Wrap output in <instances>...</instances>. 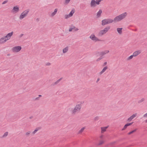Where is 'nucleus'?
<instances>
[{
  "label": "nucleus",
  "mask_w": 147,
  "mask_h": 147,
  "mask_svg": "<svg viewBox=\"0 0 147 147\" xmlns=\"http://www.w3.org/2000/svg\"><path fill=\"white\" fill-rule=\"evenodd\" d=\"M104 58V57H102V56H100L99 58H98L96 60V61H98L100 60L101 59H103Z\"/></svg>",
  "instance_id": "473e14b6"
},
{
  "label": "nucleus",
  "mask_w": 147,
  "mask_h": 147,
  "mask_svg": "<svg viewBox=\"0 0 147 147\" xmlns=\"http://www.w3.org/2000/svg\"><path fill=\"white\" fill-rule=\"evenodd\" d=\"M110 28V26H108L104 28L103 30H101L98 34L99 36H102L103 35L106 34Z\"/></svg>",
  "instance_id": "7ed1b4c3"
},
{
  "label": "nucleus",
  "mask_w": 147,
  "mask_h": 147,
  "mask_svg": "<svg viewBox=\"0 0 147 147\" xmlns=\"http://www.w3.org/2000/svg\"><path fill=\"white\" fill-rule=\"evenodd\" d=\"M133 56L134 55H131L127 58V60H129L130 59H132L133 58Z\"/></svg>",
  "instance_id": "2f4dec72"
},
{
  "label": "nucleus",
  "mask_w": 147,
  "mask_h": 147,
  "mask_svg": "<svg viewBox=\"0 0 147 147\" xmlns=\"http://www.w3.org/2000/svg\"><path fill=\"white\" fill-rule=\"evenodd\" d=\"M39 19L38 18H37V19H36V20L38 21H39Z\"/></svg>",
  "instance_id": "09e8293b"
},
{
  "label": "nucleus",
  "mask_w": 147,
  "mask_h": 147,
  "mask_svg": "<svg viewBox=\"0 0 147 147\" xmlns=\"http://www.w3.org/2000/svg\"><path fill=\"white\" fill-rule=\"evenodd\" d=\"M69 47H66L63 50V53H66L68 50Z\"/></svg>",
  "instance_id": "4be33fe9"
},
{
  "label": "nucleus",
  "mask_w": 147,
  "mask_h": 147,
  "mask_svg": "<svg viewBox=\"0 0 147 147\" xmlns=\"http://www.w3.org/2000/svg\"><path fill=\"white\" fill-rule=\"evenodd\" d=\"M102 136H100V138H102Z\"/></svg>",
  "instance_id": "603ef678"
},
{
  "label": "nucleus",
  "mask_w": 147,
  "mask_h": 147,
  "mask_svg": "<svg viewBox=\"0 0 147 147\" xmlns=\"http://www.w3.org/2000/svg\"><path fill=\"white\" fill-rule=\"evenodd\" d=\"M102 12V11L101 9H100L99 11L97 13L96 16L97 18H98L100 17L101 14Z\"/></svg>",
  "instance_id": "f3484780"
},
{
  "label": "nucleus",
  "mask_w": 147,
  "mask_h": 147,
  "mask_svg": "<svg viewBox=\"0 0 147 147\" xmlns=\"http://www.w3.org/2000/svg\"><path fill=\"white\" fill-rule=\"evenodd\" d=\"M144 99L143 98H142L140 100L138 101V103H141V102H143L144 101Z\"/></svg>",
  "instance_id": "c756f323"
},
{
  "label": "nucleus",
  "mask_w": 147,
  "mask_h": 147,
  "mask_svg": "<svg viewBox=\"0 0 147 147\" xmlns=\"http://www.w3.org/2000/svg\"><path fill=\"white\" fill-rule=\"evenodd\" d=\"M96 5V4L95 0H92L90 3V6L92 7H95Z\"/></svg>",
  "instance_id": "ddd939ff"
},
{
  "label": "nucleus",
  "mask_w": 147,
  "mask_h": 147,
  "mask_svg": "<svg viewBox=\"0 0 147 147\" xmlns=\"http://www.w3.org/2000/svg\"><path fill=\"white\" fill-rule=\"evenodd\" d=\"M108 68L107 66H105L103 69L99 73V74L101 75L104 73Z\"/></svg>",
  "instance_id": "6ab92c4d"
},
{
  "label": "nucleus",
  "mask_w": 147,
  "mask_h": 147,
  "mask_svg": "<svg viewBox=\"0 0 147 147\" xmlns=\"http://www.w3.org/2000/svg\"><path fill=\"white\" fill-rule=\"evenodd\" d=\"M72 30H73V31H77L79 30V29L76 28L74 25H71L69 29V32H71Z\"/></svg>",
  "instance_id": "0eeeda50"
},
{
  "label": "nucleus",
  "mask_w": 147,
  "mask_h": 147,
  "mask_svg": "<svg viewBox=\"0 0 147 147\" xmlns=\"http://www.w3.org/2000/svg\"><path fill=\"white\" fill-rule=\"evenodd\" d=\"M102 26H104L105 25L108 24L107 20V19H105L102 20Z\"/></svg>",
  "instance_id": "2eb2a0df"
},
{
  "label": "nucleus",
  "mask_w": 147,
  "mask_h": 147,
  "mask_svg": "<svg viewBox=\"0 0 147 147\" xmlns=\"http://www.w3.org/2000/svg\"><path fill=\"white\" fill-rule=\"evenodd\" d=\"M104 143V142L103 141H100L99 142V143L98 144V145H101L103 144Z\"/></svg>",
  "instance_id": "4c0bfd02"
},
{
  "label": "nucleus",
  "mask_w": 147,
  "mask_h": 147,
  "mask_svg": "<svg viewBox=\"0 0 147 147\" xmlns=\"http://www.w3.org/2000/svg\"><path fill=\"white\" fill-rule=\"evenodd\" d=\"M22 49L20 46H16L12 48V51L13 52H18L20 51Z\"/></svg>",
  "instance_id": "39448f33"
},
{
  "label": "nucleus",
  "mask_w": 147,
  "mask_h": 147,
  "mask_svg": "<svg viewBox=\"0 0 147 147\" xmlns=\"http://www.w3.org/2000/svg\"><path fill=\"white\" fill-rule=\"evenodd\" d=\"M57 11V9H55L54 11L51 14V16L53 17L54 16L56 13Z\"/></svg>",
  "instance_id": "412c9836"
},
{
  "label": "nucleus",
  "mask_w": 147,
  "mask_h": 147,
  "mask_svg": "<svg viewBox=\"0 0 147 147\" xmlns=\"http://www.w3.org/2000/svg\"><path fill=\"white\" fill-rule=\"evenodd\" d=\"M30 132L29 131L26 132V135L27 136H28L30 134Z\"/></svg>",
  "instance_id": "f704fd0d"
},
{
  "label": "nucleus",
  "mask_w": 147,
  "mask_h": 147,
  "mask_svg": "<svg viewBox=\"0 0 147 147\" xmlns=\"http://www.w3.org/2000/svg\"><path fill=\"white\" fill-rule=\"evenodd\" d=\"M29 10V9H28L24 11L20 15L19 18L20 19L22 20L28 14Z\"/></svg>",
  "instance_id": "20e7f679"
},
{
  "label": "nucleus",
  "mask_w": 147,
  "mask_h": 147,
  "mask_svg": "<svg viewBox=\"0 0 147 147\" xmlns=\"http://www.w3.org/2000/svg\"><path fill=\"white\" fill-rule=\"evenodd\" d=\"M137 130V129H134V130L131 131L130 132H129L127 134L128 135H130L131 134L134 133V132H135Z\"/></svg>",
  "instance_id": "393cba45"
},
{
  "label": "nucleus",
  "mask_w": 147,
  "mask_h": 147,
  "mask_svg": "<svg viewBox=\"0 0 147 147\" xmlns=\"http://www.w3.org/2000/svg\"><path fill=\"white\" fill-rule=\"evenodd\" d=\"M137 113H135V114H133L128 119L127 121L129 122L131 121L135 117L137 116Z\"/></svg>",
  "instance_id": "9b49d317"
},
{
  "label": "nucleus",
  "mask_w": 147,
  "mask_h": 147,
  "mask_svg": "<svg viewBox=\"0 0 147 147\" xmlns=\"http://www.w3.org/2000/svg\"><path fill=\"white\" fill-rule=\"evenodd\" d=\"M100 80V78H98L96 80V83H97Z\"/></svg>",
  "instance_id": "37998d69"
},
{
  "label": "nucleus",
  "mask_w": 147,
  "mask_h": 147,
  "mask_svg": "<svg viewBox=\"0 0 147 147\" xmlns=\"http://www.w3.org/2000/svg\"><path fill=\"white\" fill-rule=\"evenodd\" d=\"M8 2V0H6V1H4L2 3V4H5V3H7Z\"/></svg>",
  "instance_id": "ea45409f"
},
{
  "label": "nucleus",
  "mask_w": 147,
  "mask_h": 147,
  "mask_svg": "<svg viewBox=\"0 0 147 147\" xmlns=\"http://www.w3.org/2000/svg\"><path fill=\"white\" fill-rule=\"evenodd\" d=\"M90 38L92 40L94 41L95 42L97 41H100L101 40H99L98 38L96 37L94 34H91L90 36Z\"/></svg>",
  "instance_id": "423d86ee"
},
{
  "label": "nucleus",
  "mask_w": 147,
  "mask_h": 147,
  "mask_svg": "<svg viewBox=\"0 0 147 147\" xmlns=\"http://www.w3.org/2000/svg\"><path fill=\"white\" fill-rule=\"evenodd\" d=\"M145 122L146 123H147V119L145 121Z\"/></svg>",
  "instance_id": "8fccbe9b"
},
{
  "label": "nucleus",
  "mask_w": 147,
  "mask_h": 147,
  "mask_svg": "<svg viewBox=\"0 0 147 147\" xmlns=\"http://www.w3.org/2000/svg\"><path fill=\"white\" fill-rule=\"evenodd\" d=\"M98 119V117H96L94 118V120L95 121H96Z\"/></svg>",
  "instance_id": "58836bf2"
},
{
  "label": "nucleus",
  "mask_w": 147,
  "mask_h": 147,
  "mask_svg": "<svg viewBox=\"0 0 147 147\" xmlns=\"http://www.w3.org/2000/svg\"><path fill=\"white\" fill-rule=\"evenodd\" d=\"M74 13V10H72L71 12L69 13V15L70 17L72 16H73V15Z\"/></svg>",
  "instance_id": "b1692460"
},
{
  "label": "nucleus",
  "mask_w": 147,
  "mask_h": 147,
  "mask_svg": "<svg viewBox=\"0 0 147 147\" xmlns=\"http://www.w3.org/2000/svg\"><path fill=\"white\" fill-rule=\"evenodd\" d=\"M7 40L5 36H4L0 39V44L4 43L6 42Z\"/></svg>",
  "instance_id": "f8f14e48"
},
{
  "label": "nucleus",
  "mask_w": 147,
  "mask_h": 147,
  "mask_svg": "<svg viewBox=\"0 0 147 147\" xmlns=\"http://www.w3.org/2000/svg\"><path fill=\"white\" fill-rule=\"evenodd\" d=\"M23 35V34H21L20 36V37L21 38Z\"/></svg>",
  "instance_id": "a18cd8bd"
},
{
  "label": "nucleus",
  "mask_w": 147,
  "mask_h": 147,
  "mask_svg": "<svg viewBox=\"0 0 147 147\" xmlns=\"http://www.w3.org/2000/svg\"><path fill=\"white\" fill-rule=\"evenodd\" d=\"M141 53V51L140 50L136 51L134 52L133 55H134V57H136L140 54Z\"/></svg>",
  "instance_id": "4468645a"
},
{
  "label": "nucleus",
  "mask_w": 147,
  "mask_h": 147,
  "mask_svg": "<svg viewBox=\"0 0 147 147\" xmlns=\"http://www.w3.org/2000/svg\"><path fill=\"white\" fill-rule=\"evenodd\" d=\"M83 103V102H81L80 104L76 105L74 108L71 111V114L73 115H75L79 112L81 111L82 107V104Z\"/></svg>",
  "instance_id": "f257e3e1"
},
{
  "label": "nucleus",
  "mask_w": 147,
  "mask_h": 147,
  "mask_svg": "<svg viewBox=\"0 0 147 147\" xmlns=\"http://www.w3.org/2000/svg\"><path fill=\"white\" fill-rule=\"evenodd\" d=\"M133 123V122H132V123H127L125 124V125H126L127 127L131 125Z\"/></svg>",
  "instance_id": "72a5a7b5"
},
{
  "label": "nucleus",
  "mask_w": 147,
  "mask_h": 147,
  "mask_svg": "<svg viewBox=\"0 0 147 147\" xmlns=\"http://www.w3.org/2000/svg\"><path fill=\"white\" fill-rule=\"evenodd\" d=\"M122 28H117V30L118 33L120 34H121L122 33Z\"/></svg>",
  "instance_id": "aec40b11"
},
{
  "label": "nucleus",
  "mask_w": 147,
  "mask_h": 147,
  "mask_svg": "<svg viewBox=\"0 0 147 147\" xmlns=\"http://www.w3.org/2000/svg\"><path fill=\"white\" fill-rule=\"evenodd\" d=\"M107 62H105L104 63L103 65V66H105V65H107Z\"/></svg>",
  "instance_id": "c03bdc74"
},
{
  "label": "nucleus",
  "mask_w": 147,
  "mask_h": 147,
  "mask_svg": "<svg viewBox=\"0 0 147 147\" xmlns=\"http://www.w3.org/2000/svg\"><path fill=\"white\" fill-rule=\"evenodd\" d=\"M85 127H83L80 130V131H79V133H81L85 129Z\"/></svg>",
  "instance_id": "bb28decb"
},
{
  "label": "nucleus",
  "mask_w": 147,
  "mask_h": 147,
  "mask_svg": "<svg viewBox=\"0 0 147 147\" xmlns=\"http://www.w3.org/2000/svg\"><path fill=\"white\" fill-rule=\"evenodd\" d=\"M40 128L39 127H38V128H36L35 129V130H34V131H33L32 132V134H35L36 132L38 131V130L40 129Z\"/></svg>",
  "instance_id": "a878e982"
},
{
  "label": "nucleus",
  "mask_w": 147,
  "mask_h": 147,
  "mask_svg": "<svg viewBox=\"0 0 147 147\" xmlns=\"http://www.w3.org/2000/svg\"><path fill=\"white\" fill-rule=\"evenodd\" d=\"M51 64V63H47V64H46V65H47V66H49V65H50Z\"/></svg>",
  "instance_id": "79ce46f5"
},
{
  "label": "nucleus",
  "mask_w": 147,
  "mask_h": 147,
  "mask_svg": "<svg viewBox=\"0 0 147 147\" xmlns=\"http://www.w3.org/2000/svg\"><path fill=\"white\" fill-rule=\"evenodd\" d=\"M7 55H8V56L9 55V54H7Z\"/></svg>",
  "instance_id": "864d4df0"
},
{
  "label": "nucleus",
  "mask_w": 147,
  "mask_h": 147,
  "mask_svg": "<svg viewBox=\"0 0 147 147\" xmlns=\"http://www.w3.org/2000/svg\"><path fill=\"white\" fill-rule=\"evenodd\" d=\"M143 117H147V112L144 114L143 115Z\"/></svg>",
  "instance_id": "a19ab883"
},
{
  "label": "nucleus",
  "mask_w": 147,
  "mask_h": 147,
  "mask_svg": "<svg viewBox=\"0 0 147 147\" xmlns=\"http://www.w3.org/2000/svg\"><path fill=\"white\" fill-rule=\"evenodd\" d=\"M71 0H65V4L67 5L70 2Z\"/></svg>",
  "instance_id": "7c9ffc66"
},
{
  "label": "nucleus",
  "mask_w": 147,
  "mask_h": 147,
  "mask_svg": "<svg viewBox=\"0 0 147 147\" xmlns=\"http://www.w3.org/2000/svg\"><path fill=\"white\" fill-rule=\"evenodd\" d=\"M33 118V116H30V117L29 118L30 119H31L32 118Z\"/></svg>",
  "instance_id": "de8ad7c7"
},
{
  "label": "nucleus",
  "mask_w": 147,
  "mask_h": 147,
  "mask_svg": "<svg viewBox=\"0 0 147 147\" xmlns=\"http://www.w3.org/2000/svg\"><path fill=\"white\" fill-rule=\"evenodd\" d=\"M13 32L12 31L8 33L6 36H5V37L6 38L7 40L10 39L11 37L13 35Z\"/></svg>",
  "instance_id": "6e6552de"
},
{
  "label": "nucleus",
  "mask_w": 147,
  "mask_h": 147,
  "mask_svg": "<svg viewBox=\"0 0 147 147\" xmlns=\"http://www.w3.org/2000/svg\"><path fill=\"white\" fill-rule=\"evenodd\" d=\"M8 134V132H5L3 135L2 137H6V136H7Z\"/></svg>",
  "instance_id": "c85d7f7f"
},
{
  "label": "nucleus",
  "mask_w": 147,
  "mask_h": 147,
  "mask_svg": "<svg viewBox=\"0 0 147 147\" xmlns=\"http://www.w3.org/2000/svg\"><path fill=\"white\" fill-rule=\"evenodd\" d=\"M127 127L126 125H125L124 126V127H123V128H122V131H123V130H125L127 128Z\"/></svg>",
  "instance_id": "e433bc0d"
},
{
  "label": "nucleus",
  "mask_w": 147,
  "mask_h": 147,
  "mask_svg": "<svg viewBox=\"0 0 147 147\" xmlns=\"http://www.w3.org/2000/svg\"><path fill=\"white\" fill-rule=\"evenodd\" d=\"M101 0H96L95 2L96 4L99 5L100 4V2L101 1Z\"/></svg>",
  "instance_id": "cd10ccee"
},
{
  "label": "nucleus",
  "mask_w": 147,
  "mask_h": 147,
  "mask_svg": "<svg viewBox=\"0 0 147 147\" xmlns=\"http://www.w3.org/2000/svg\"><path fill=\"white\" fill-rule=\"evenodd\" d=\"M38 99H39V97L36 98L35 99V100H38Z\"/></svg>",
  "instance_id": "49530a36"
},
{
  "label": "nucleus",
  "mask_w": 147,
  "mask_h": 147,
  "mask_svg": "<svg viewBox=\"0 0 147 147\" xmlns=\"http://www.w3.org/2000/svg\"><path fill=\"white\" fill-rule=\"evenodd\" d=\"M109 52V51L108 50H105L104 51H103L100 52V53H99V52H98V53L99 54V55L100 56H102V57H103V56L106 54L108 53Z\"/></svg>",
  "instance_id": "1a4fd4ad"
},
{
  "label": "nucleus",
  "mask_w": 147,
  "mask_h": 147,
  "mask_svg": "<svg viewBox=\"0 0 147 147\" xmlns=\"http://www.w3.org/2000/svg\"><path fill=\"white\" fill-rule=\"evenodd\" d=\"M62 78H61L58 80H57L56 82H55L54 83H53L51 84V86H54L55 85L57 84L60 82V81L62 80Z\"/></svg>",
  "instance_id": "dca6fc26"
},
{
  "label": "nucleus",
  "mask_w": 147,
  "mask_h": 147,
  "mask_svg": "<svg viewBox=\"0 0 147 147\" xmlns=\"http://www.w3.org/2000/svg\"><path fill=\"white\" fill-rule=\"evenodd\" d=\"M107 19V22H108V24L112 23L113 22H116V21H115V18H114V19L113 20L112 19Z\"/></svg>",
  "instance_id": "a211bd4d"
},
{
  "label": "nucleus",
  "mask_w": 147,
  "mask_h": 147,
  "mask_svg": "<svg viewBox=\"0 0 147 147\" xmlns=\"http://www.w3.org/2000/svg\"><path fill=\"white\" fill-rule=\"evenodd\" d=\"M127 15V13L126 12H124L116 17L115 18V21H116V22H119L125 18Z\"/></svg>",
  "instance_id": "f03ea898"
},
{
  "label": "nucleus",
  "mask_w": 147,
  "mask_h": 147,
  "mask_svg": "<svg viewBox=\"0 0 147 147\" xmlns=\"http://www.w3.org/2000/svg\"><path fill=\"white\" fill-rule=\"evenodd\" d=\"M108 126L106 127H101V132L102 133V131L104 132L106 131V129L108 127Z\"/></svg>",
  "instance_id": "5701e85b"
},
{
  "label": "nucleus",
  "mask_w": 147,
  "mask_h": 147,
  "mask_svg": "<svg viewBox=\"0 0 147 147\" xmlns=\"http://www.w3.org/2000/svg\"><path fill=\"white\" fill-rule=\"evenodd\" d=\"M19 11V8L17 6H14L11 11V12L13 13H16L18 12Z\"/></svg>",
  "instance_id": "9d476101"
},
{
  "label": "nucleus",
  "mask_w": 147,
  "mask_h": 147,
  "mask_svg": "<svg viewBox=\"0 0 147 147\" xmlns=\"http://www.w3.org/2000/svg\"><path fill=\"white\" fill-rule=\"evenodd\" d=\"M38 96H39V97H40L41 96V95H38Z\"/></svg>",
  "instance_id": "3c124183"
},
{
  "label": "nucleus",
  "mask_w": 147,
  "mask_h": 147,
  "mask_svg": "<svg viewBox=\"0 0 147 147\" xmlns=\"http://www.w3.org/2000/svg\"><path fill=\"white\" fill-rule=\"evenodd\" d=\"M65 19H67L68 18H69V17H70V16L69 15H66L65 16Z\"/></svg>",
  "instance_id": "c9c22d12"
}]
</instances>
